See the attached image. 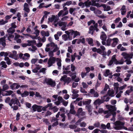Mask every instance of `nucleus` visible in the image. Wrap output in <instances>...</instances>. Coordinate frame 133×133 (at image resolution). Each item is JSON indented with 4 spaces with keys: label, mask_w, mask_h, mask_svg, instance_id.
I'll use <instances>...</instances> for the list:
<instances>
[{
    "label": "nucleus",
    "mask_w": 133,
    "mask_h": 133,
    "mask_svg": "<svg viewBox=\"0 0 133 133\" xmlns=\"http://www.w3.org/2000/svg\"><path fill=\"white\" fill-rule=\"evenodd\" d=\"M9 105L14 110H16L18 109V106H21V104L19 100L16 97H15L11 99L9 103Z\"/></svg>",
    "instance_id": "f257e3e1"
},
{
    "label": "nucleus",
    "mask_w": 133,
    "mask_h": 133,
    "mask_svg": "<svg viewBox=\"0 0 133 133\" xmlns=\"http://www.w3.org/2000/svg\"><path fill=\"white\" fill-rule=\"evenodd\" d=\"M121 55L126 59L124 62H126L127 64H129L131 63V61L130 60V59L132 58L133 56V52H131L129 54L125 52H123L121 54Z\"/></svg>",
    "instance_id": "f03ea898"
},
{
    "label": "nucleus",
    "mask_w": 133,
    "mask_h": 133,
    "mask_svg": "<svg viewBox=\"0 0 133 133\" xmlns=\"http://www.w3.org/2000/svg\"><path fill=\"white\" fill-rule=\"evenodd\" d=\"M106 97V96H104L101 97V99H96L94 102V104L96 105H99L104 101L107 102L110 99V98L109 97H107L106 99H105V98Z\"/></svg>",
    "instance_id": "7ed1b4c3"
},
{
    "label": "nucleus",
    "mask_w": 133,
    "mask_h": 133,
    "mask_svg": "<svg viewBox=\"0 0 133 133\" xmlns=\"http://www.w3.org/2000/svg\"><path fill=\"white\" fill-rule=\"evenodd\" d=\"M114 129L116 130H120L123 128L124 123L119 121H117L114 123Z\"/></svg>",
    "instance_id": "20e7f679"
},
{
    "label": "nucleus",
    "mask_w": 133,
    "mask_h": 133,
    "mask_svg": "<svg viewBox=\"0 0 133 133\" xmlns=\"http://www.w3.org/2000/svg\"><path fill=\"white\" fill-rule=\"evenodd\" d=\"M60 80L61 81H64L65 83L64 84L66 83L67 84H68L71 81V79L70 77H67L66 75H64L62 77Z\"/></svg>",
    "instance_id": "39448f33"
},
{
    "label": "nucleus",
    "mask_w": 133,
    "mask_h": 133,
    "mask_svg": "<svg viewBox=\"0 0 133 133\" xmlns=\"http://www.w3.org/2000/svg\"><path fill=\"white\" fill-rule=\"evenodd\" d=\"M127 84H125L119 87V91L116 95V97L117 98H119L121 97V94L123 93V91L122 90L125 89L127 87Z\"/></svg>",
    "instance_id": "423d86ee"
},
{
    "label": "nucleus",
    "mask_w": 133,
    "mask_h": 133,
    "mask_svg": "<svg viewBox=\"0 0 133 133\" xmlns=\"http://www.w3.org/2000/svg\"><path fill=\"white\" fill-rule=\"evenodd\" d=\"M58 18L57 16H55L54 15H51V17L48 18V22L52 23L53 22L54 23H56L58 20Z\"/></svg>",
    "instance_id": "0eeeda50"
},
{
    "label": "nucleus",
    "mask_w": 133,
    "mask_h": 133,
    "mask_svg": "<svg viewBox=\"0 0 133 133\" xmlns=\"http://www.w3.org/2000/svg\"><path fill=\"white\" fill-rule=\"evenodd\" d=\"M89 95L90 96L94 97H98L99 96L98 92L96 91L93 89H91L90 90Z\"/></svg>",
    "instance_id": "6e6552de"
},
{
    "label": "nucleus",
    "mask_w": 133,
    "mask_h": 133,
    "mask_svg": "<svg viewBox=\"0 0 133 133\" xmlns=\"http://www.w3.org/2000/svg\"><path fill=\"white\" fill-rule=\"evenodd\" d=\"M46 83L50 85L51 87H54L56 85L55 82L53 81L51 79H45Z\"/></svg>",
    "instance_id": "1a4fd4ad"
},
{
    "label": "nucleus",
    "mask_w": 133,
    "mask_h": 133,
    "mask_svg": "<svg viewBox=\"0 0 133 133\" xmlns=\"http://www.w3.org/2000/svg\"><path fill=\"white\" fill-rule=\"evenodd\" d=\"M52 48L53 49L52 50L53 52H56V55L58 56L60 54V51L59 50V48L58 47L57 45L55 43Z\"/></svg>",
    "instance_id": "9d476101"
},
{
    "label": "nucleus",
    "mask_w": 133,
    "mask_h": 133,
    "mask_svg": "<svg viewBox=\"0 0 133 133\" xmlns=\"http://www.w3.org/2000/svg\"><path fill=\"white\" fill-rule=\"evenodd\" d=\"M56 60V58L55 57H50L48 61V67H50L52 64L55 63Z\"/></svg>",
    "instance_id": "9b49d317"
},
{
    "label": "nucleus",
    "mask_w": 133,
    "mask_h": 133,
    "mask_svg": "<svg viewBox=\"0 0 133 133\" xmlns=\"http://www.w3.org/2000/svg\"><path fill=\"white\" fill-rule=\"evenodd\" d=\"M58 24L59 26H62L61 28L62 30L65 31L66 29V27L67 24L66 22L60 21L58 23Z\"/></svg>",
    "instance_id": "f8f14e48"
},
{
    "label": "nucleus",
    "mask_w": 133,
    "mask_h": 133,
    "mask_svg": "<svg viewBox=\"0 0 133 133\" xmlns=\"http://www.w3.org/2000/svg\"><path fill=\"white\" fill-rule=\"evenodd\" d=\"M106 107L108 109L109 113L112 112L113 111H116V108L115 107V105H106Z\"/></svg>",
    "instance_id": "ddd939ff"
},
{
    "label": "nucleus",
    "mask_w": 133,
    "mask_h": 133,
    "mask_svg": "<svg viewBox=\"0 0 133 133\" xmlns=\"http://www.w3.org/2000/svg\"><path fill=\"white\" fill-rule=\"evenodd\" d=\"M104 113L105 114H107V115L105 116V117L106 118H108L111 114L112 115L113 117H114L115 116L116 114V112H114V111H113L112 112L109 113V112L108 110H106L104 111Z\"/></svg>",
    "instance_id": "4468645a"
},
{
    "label": "nucleus",
    "mask_w": 133,
    "mask_h": 133,
    "mask_svg": "<svg viewBox=\"0 0 133 133\" xmlns=\"http://www.w3.org/2000/svg\"><path fill=\"white\" fill-rule=\"evenodd\" d=\"M77 116L79 117L80 115L84 116L85 115V112L83 111L82 109L80 108L78 109L76 114Z\"/></svg>",
    "instance_id": "2eb2a0df"
},
{
    "label": "nucleus",
    "mask_w": 133,
    "mask_h": 133,
    "mask_svg": "<svg viewBox=\"0 0 133 133\" xmlns=\"http://www.w3.org/2000/svg\"><path fill=\"white\" fill-rule=\"evenodd\" d=\"M116 55H113L111 58V59L109 62L108 65L109 66H111V65L114 62L116 64Z\"/></svg>",
    "instance_id": "dca6fc26"
},
{
    "label": "nucleus",
    "mask_w": 133,
    "mask_h": 133,
    "mask_svg": "<svg viewBox=\"0 0 133 133\" xmlns=\"http://www.w3.org/2000/svg\"><path fill=\"white\" fill-rule=\"evenodd\" d=\"M12 54H10L9 56L10 57L14 59L15 60L17 59L16 52L15 51H12Z\"/></svg>",
    "instance_id": "f3484780"
},
{
    "label": "nucleus",
    "mask_w": 133,
    "mask_h": 133,
    "mask_svg": "<svg viewBox=\"0 0 133 133\" xmlns=\"http://www.w3.org/2000/svg\"><path fill=\"white\" fill-rule=\"evenodd\" d=\"M91 100L90 99H87L86 100H83L82 103L83 105H86V106L91 105L90 104L91 103Z\"/></svg>",
    "instance_id": "a211bd4d"
},
{
    "label": "nucleus",
    "mask_w": 133,
    "mask_h": 133,
    "mask_svg": "<svg viewBox=\"0 0 133 133\" xmlns=\"http://www.w3.org/2000/svg\"><path fill=\"white\" fill-rule=\"evenodd\" d=\"M23 10L27 13L30 12V10L28 6V5L26 3H25L24 5Z\"/></svg>",
    "instance_id": "6ab92c4d"
},
{
    "label": "nucleus",
    "mask_w": 133,
    "mask_h": 133,
    "mask_svg": "<svg viewBox=\"0 0 133 133\" xmlns=\"http://www.w3.org/2000/svg\"><path fill=\"white\" fill-rule=\"evenodd\" d=\"M113 41V42L112 44V46L113 47H115L117 44L118 42V39L117 38H114L112 39Z\"/></svg>",
    "instance_id": "aec40b11"
},
{
    "label": "nucleus",
    "mask_w": 133,
    "mask_h": 133,
    "mask_svg": "<svg viewBox=\"0 0 133 133\" xmlns=\"http://www.w3.org/2000/svg\"><path fill=\"white\" fill-rule=\"evenodd\" d=\"M100 36V38L102 41H105L107 38V36L104 32L102 31Z\"/></svg>",
    "instance_id": "412c9836"
},
{
    "label": "nucleus",
    "mask_w": 133,
    "mask_h": 133,
    "mask_svg": "<svg viewBox=\"0 0 133 133\" xmlns=\"http://www.w3.org/2000/svg\"><path fill=\"white\" fill-rule=\"evenodd\" d=\"M120 11L121 12V14L122 15H123L125 14L127 11V9H126V6H125L123 5L122 6L120 9Z\"/></svg>",
    "instance_id": "4be33fe9"
},
{
    "label": "nucleus",
    "mask_w": 133,
    "mask_h": 133,
    "mask_svg": "<svg viewBox=\"0 0 133 133\" xmlns=\"http://www.w3.org/2000/svg\"><path fill=\"white\" fill-rule=\"evenodd\" d=\"M56 60L57 62V65L58 66V69H60L61 66V60L59 58H57Z\"/></svg>",
    "instance_id": "5701e85b"
},
{
    "label": "nucleus",
    "mask_w": 133,
    "mask_h": 133,
    "mask_svg": "<svg viewBox=\"0 0 133 133\" xmlns=\"http://www.w3.org/2000/svg\"><path fill=\"white\" fill-rule=\"evenodd\" d=\"M71 35H72L74 34V38L76 36L78 35H80L79 32L77 31H74L72 30V31H71Z\"/></svg>",
    "instance_id": "b1692460"
},
{
    "label": "nucleus",
    "mask_w": 133,
    "mask_h": 133,
    "mask_svg": "<svg viewBox=\"0 0 133 133\" xmlns=\"http://www.w3.org/2000/svg\"><path fill=\"white\" fill-rule=\"evenodd\" d=\"M41 34L42 36L44 37H48L49 36V34L48 31L45 32L43 31H42L41 32Z\"/></svg>",
    "instance_id": "393cba45"
},
{
    "label": "nucleus",
    "mask_w": 133,
    "mask_h": 133,
    "mask_svg": "<svg viewBox=\"0 0 133 133\" xmlns=\"http://www.w3.org/2000/svg\"><path fill=\"white\" fill-rule=\"evenodd\" d=\"M36 67L33 69L32 71L34 73H37L38 71V70L40 69V68H41V66H40L39 65H36Z\"/></svg>",
    "instance_id": "a878e982"
},
{
    "label": "nucleus",
    "mask_w": 133,
    "mask_h": 133,
    "mask_svg": "<svg viewBox=\"0 0 133 133\" xmlns=\"http://www.w3.org/2000/svg\"><path fill=\"white\" fill-rule=\"evenodd\" d=\"M95 30V28L93 26H91L89 28V31L88 32L89 34H91V35H92L93 34Z\"/></svg>",
    "instance_id": "bb28decb"
},
{
    "label": "nucleus",
    "mask_w": 133,
    "mask_h": 133,
    "mask_svg": "<svg viewBox=\"0 0 133 133\" xmlns=\"http://www.w3.org/2000/svg\"><path fill=\"white\" fill-rule=\"evenodd\" d=\"M133 90V87H130V89L129 90H126L124 93V94L125 95H129L130 93Z\"/></svg>",
    "instance_id": "cd10ccee"
},
{
    "label": "nucleus",
    "mask_w": 133,
    "mask_h": 133,
    "mask_svg": "<svg viewBox=\"0 0 133 133\" xmlns=\"http://www.w3.org/2000/svg\"><path fill=\"white\" fill-rule=\"evenodd\" d=\"M28 46H30L33 45L34 43H35L36 41L35 40L30 41L28 40L27 41Z\"/></svg>",
    "instance_id": "c85d7f7f"
},
{
    "label": "nucleus",
    "mask_w": 133,
    "mask_h": 133,
    "mask_svg": "<svg viewBox=\"0 0 133 133\" xmlns=\"http://www.w3.org/2000/svg\"><path fill=\"white\" fill-rule=\"evenodd\" d=\"M86 118L85 117H84L79 119L75 123V125H80L81 122L84 119Z\"/></svg>",
    "instance_id": "c756f323"
},
{
    "label": "nucleus",
    "mask_w": 133,
    "mask_h": 133,
    "mask_svg": "<svg viewBox=\"0 0 133 133\" xmlns=\"http://www.w3.org/2000/svg\"><path fill=\"white\" fill-rule=\"evenodd\" d=\"M15 31V29L12 28L10 27L7 30V32L8 34H13Z\"/></svg>",
    "instance_id": "7c9ffc66"
},
{
    "label": "nucleus",
    "mask_w": 133,
    "mask_h": 133,
    "mask_svg": "<svg viewBox=\"0 0 133 133\" xmlns=\"http://www.w3.org/2000/svg\"><path fill=\"white\" fill-rule=\"evenodd\" d=\"M66 15H65V12L62 10H60L58 14V17H60L61 16H63Z\"/></svg>",
    "instance_id": "2f4dec72"
},
{
    "label": "nucleus",
    "mask_w": 133,
    "mask_h": 133,
    "mask_svg": "<svg viewBox=\"0 0 133 133\" xmlns=\"http://www.w3.org/2000/svg\"><path fill=\"white\" fill-rule=\"evenodd\" d=\"M103 7L104 11H108L110 10V7L109 6H107L105 5H102Z\"/></svg>",
    "instance_id": "473e14b6"
},
{
    "label": "nucleus",
    "mask_w": 133,
    "mask_h": 133,
    "mask_svg": "<svg viewBox=\"0 0 133 133\" xmlns=\"http://www.w3.org/2000/svg\"><path fill=\"white\" fill-rule=\"evenodd\" d=\"M89 0H88L87 1L84 2L85 6L87 8L89 7L90 5H92L91 2V1L89 2Z\"/></svg>",
    "instance_id": "72a5a7b5"
},
{
    "label": "nucleus",
    "mask_w": 133,
    "mask_h": 133,
    "mask_svg": "<svg viewBox=\"0 0 133 133\" xmlns=\"http://www.w3.org/2000/svg\"><path fill=\"white\" fill-rule=\"evenodd\" d=\"M87 40L88 43L91 46H93V40L92 39L90 38H89L87 39Z\"/></svg>",
    "instance_id": "f704fd0d"
},
{
    "label": "nucleus",
    "mask_w": 133,
    "mask_h": 133,
    "mask_svg": "<svg viewBox=\"0 0 133 133\" xmlns=\"http://www.w3.org/2000/svg\"><path fill=\"white\" fill-rule=\"evenodd\" d=\"M111 73L110 72L109 70L108 69L106 70L105 72L104 73V75L105 76L107 77L108 76L111 75Z\"/></svg>",
    "instance_id": "c9c22d12"
},
{
    "label": "nucleus",
    "mask_w": 133,
    "mask_h": 133,
    "mask_svg": "<svg viewBox=\"0 0 133 133\" xmlns=\"http://www.w3.org/2000/svg\"><path fill=\"white\" fill-rule=\"evenodd\" d=\"M124 59L122 58L120 60L118 61L117 59H116V64H122L124 62Z\"/></svg>",
    "instance_id": "e433bc0d"
},
{
    "label": "nucleus",
    "mask_w": 133,
    "mask_h": 133,
    "mask_svg": "<svg viewBox=\"0 0 133 133\" xmlns=\"http://www.w3.org/2000/svg\"><path fill=\"white\" fill-rule=\"evenodd\" d=\"M114 93V91L112 90H109L108 92V94L109 96H113V95Z\"/></svg>",
    "instance_id": "4c0bfd02"
},
{
    "label": "nucleus",
    "mask_w": 133,
    "mask_h": 133,
    "mask_svg": "<svg viewBox=\"0 0 133 133\" xmlns=\"http://www.w3.org/2000/svg\"><path fill=\"white\" fill-rule=\"evenodd\" d=\"M3 88L1 90L2 91H4L8 89L9 88V87L7 84H4L3 86Z\"/></svg>",
    "instance_id": "58836bf2"
},
{
    "label": "nucleus",
    "mask_w": 133,
    "mask_h": 133,
    "mask_svg": "<svg viewBox=\"0 0 133 133\" xmlns=\"http://www.w3.org/2000/svg\"><path fill=\"white\" fill-rule=\"evenodd\" d=\"M29 94V92L26 91H25L24 92L21 94V96L22 97H25L28 96Z\"/></svg>",
    "instance_id": "ea45409f"
},
{
    "label": "nucleus",
    "mask_w": 133,
    "mask_h": 133,
    "mask_svg": "<svg viewBox=\"0 0 133 133\" xmlns=\"http://www.w3.org/2000/svg\"><path fill=\"white\" fill-rule=\"evenodd\" d=\"M5 95L9 96L13 93V92L11 90H8L5 91Z\"/></svg>",
    "instance_id": "a19ab883"
},
{
    "label": "nucleus",
    "mask_w": 133,
    "mask_h": 133,
    "mask_svg": "<svg viewBox=\"0 0 133 133\" xmlns=\"http://www.w3.org/2000/svg\"><path fill=\"white\" fill-rule=\"evenodd\" d=\"M14 38V35L9 34V36L8 37V39L9 41H11Z\"/></svg>",
    "instance_id": "79ce46f5"
},
{
    "label": "nucleus",
    "mask_w": 133,
    "mask_h": 133,
    "mask_svg": "<svg viewBox=\"0 0 133 133\" xmlns=\"http://www.w3.org/2000/svg\"><path fill=\"white\" fill-rule=\"evenodd\" d=\"M4 60L6 62V63L8 65H10L11 63V61L8 57H5Z\"/></svg>",
    "instance_id": "37998d69"
},
{
    "label": "nucleus",
    "mask_w": 133,
    "mask_h": 133,
    "mask_svg": "<svg viewBox=\"0 0 133 133\" xmlns=\"http://www.w3.org/2000/svg\"><path fill=\"white\" fill-rule=\"evenodd\" d=\"M0 65L2 67L4 68H6L7 66L5 62L4 61H2L0 63Z\"/></svg>",
    "instance_id": "c03bdc74"
},
{
    "label": "nucleus",
    "mask_w": 133,
    "mask_h": 133,
    "mask_svg": "<svg viewBox=\"0 0 133 133\" xmlns=\"http://www.w3.org/2000/svg\"><path fill=\"white\" fill-rule=\"evenodd\" d=\"M76 57V54L75 53L73 55H71V61L73 62L75 60V57Z\"/></svg>",
    "instance_id": "a18cd8bd"
},
{
    "label": "nucleus",
    "mask_w": 133,
    "mask_h": 133,
    "mask_svg": "<svg viewBox=\"0 0 133 133\" xmlns=\"http://www.w3.org/2000/svg\"><path fill=\"white\" fill-rule=\"evenodd\" d=\"M38 105L35 104L32 107V108L34 111L35 112L37 111Z\"/></svg>",
    "instance_id": "49530a36"
},
{
    "label": "nucleus",
    "mask_w": 133,
    "mask_h": 133,
    "mask_svg": "<svg viewBox=\"0 0 133 133\" xmlns=\"http://www.w3.org/2000/svg\"><path fill=\"white\" fill-rule=\"evenodd\" d=\"M62 38L63 40L64 41H66L69 37L66 34H64L62 36Z\"/></svg>",
    "instance_id": "de8ad7c7"
},
{
    "label": "nucleus",
    "mask_w": 133,
    "mask_h": 133,
    "mask_svg": "<svg viewBox=\"0 0 133 133\" xmlns=\"http://www.w3.org/2000/svg\"><path fill=\"white\" fill-rule=\"evenodd\" d=\"M71 31H72V30H70L69 31H65V33L67 34L68 36V37L69 39L70 40H71V39H70V35H71Z\"/></svg>",
    "instance_id": "09e8293b"
},
{
    "label": "nucleus",
    "mask_w": 133,
    "mask_h": 133,
    "mask_svg": "<svg viewBox=\"0 0 133 133\" xmlns=\"http://www.w3.org/2000/svg\"><path fill=\"white\" fill-rule=\"evenodd\" d=\"M46 70V68H43L40 70L39 72H42L43 74H45L46 73L45 71Z\"/></svg>",
    "instance_id": "8fccbe9b"
},
{
    "label": "nucleus",
    "mask_w": 133,
    "mask_h": 133,
    "mask_svg": "<svg viewBox=\"0 0 133 133\" xmlns=\"http://www.w3.org/2000/svg\"><path fill=\"white\" fill-rule=\"evenodd\" d=\"M63 9L62 10L64 11L65 12V15H67L69 13L68 11V8L67 7H63Z\"/></svg>",
    "instance_id": "3c124183"
},
{
    "label": "nucleus",
    "mask_w": 133,
    "mask_h": 133,
    "mask_svg": "<svg viewBox=\"0 0 133 133\" xmlns=\"http://www.w3.org/2000/svg\"><path fill=\"white\" fill-rule=\"evenodd\" d=\"M112 41V39L110 38H109L107 40L106 44L108 46H109L111 44V43Z\"/></svg>",
    "instance_id": "603ef678"
},
{
    "label": "nucleus",
    "mask_w": 133,
    "mask_h": 133,
    "mask_svg": "<svg viewBox=\"0 0 133 133\" xmlns=\"http://www.w3.org/2000/svg\"><path fill=\"white\" fill-rule=\"evenodd\" d=\"M86 108L88 110V111L89 112H91L92 111V107L91 105H88L86 106Z\"/></svg>",
    "instance_id": "864d4df0"
},
{
    "label": "nucleus",
    "mask_w": 133,
    "mask_h": 133,
    "mask_svg": "<svg viewBox=\"0 0 133 133\" xmlns=\"http://www.w3.org/2000/svg\"><path fill=\"white\" fill-rule=\"evenodd\" d=\"M50 109H52L54 112L57 111L58 110V108L56 106L53 107L52 108H50Z\"/></svg>",
    "instance_id": "5fc2aeb1"
},
{
    "label": "nucleus",
    "mask_w": 133,
    "mask_h": 133,
    "mask_svg": "<svg viewBox=\"0 0 133 133\" xmlns=\"http://www.w3.org/2000/svg\"><path fill=\"white\" fill-rule=\"evenodd\" d=\"M71 92L72 93V94H76L78 93L79 91L76 89H71Z\"/></svg>",
    "instance_id": "6e6d98bb"
},
{
    "label": "nucleus",
    "mask_w": 133,
    "mask_h": 133,
    "mask_svg": "<svg viewBox=\"0 0 133 133\" xmlns=\"http://www.w3.org/2000/svg\"><path fill=\"white\" fill-rule=\"evenodd\" d=\"M76 9L75 8H69V11L70 13L72 14L73 12Z\"/></svg>",
    "instance_id": "4d7b16f0"
},
{
    "label": "nucleus",
    "mask_w": 133,
    "mask_h": 133,
    "mask_svg": "<svg viewBox=\"0 0 133 133\" xmlns=\"http://www.w3.org/2000/svg\"><path fill=\"white\" fill-rule=\"evenodd\" d=\"M60 116L62 118V121L63 122H64L65 121V116L64 114H62L60 115Z\"/></svg>",
    "instance_id": "13d9d810"
},
{
    "label": "nucleus",
    "mask_w": 133,
    "mask_h": 133,
    "mask_svg": "<svg viewBox=\"0 0 133 133\" xmlns=\"http://www.w3.org/2000/svg\"><path fill=\"white\" fill-rule=\"evenodd\" d=\"M82 84L83 88H87L88 87V85H87L86 83L84 82H82Z\"/></svg>",
    "instance_id": "bf43d9fd"
},
{
    "label": "nucleus",
    "mask_w": 133,
    "mask_h": 133,
    "mask_svg": "<svg viewBox=\"0 0 133 133\" xmlns=\"http://www.w3.org/2000/svg\"><path fill=\"white\" fill-rule=\"evenodd\" d=\"M54 52L52 51H50L49 52V55L50 57H53V56H54Z\"/></svg>",
    "instance_id": "052dcab7"
},
{
    "label": "nucleus",
    "mask_w": 133,
    "mask_h": 133,
    "mask_svg": "<svg viewBox=\"0 0 133 133\" xmlns=\"http://www.w3.org/2000/svg\"><path fill=\"white\" fill-rule=\"evenodd\" d=\"M94 125L95 127L99 128L100 126V123L98 122H97L94 123Z\"/></svg>",
    "instance_id": "680f3d73"
},
{
    "label": "nucleus",
    "mask_w": 133,
    "mask_h": 133,
    "mask_svg": "<svg viewBox=\"0 0 133 133\" xmlns=\"http://www.w3.org/2000/svg\"><path fill=\"white\" fill-rule=\"evenodd\" d=\"M42 106L40 105L38 106L37 111L38 112H41L42 111Z\"/></svg>",
    "instance_id": "e2e57ef3"
},
{
    "label": "nucleus",
    "mask_w": 133,
    "mask_h": 133,
    "mask_svg": "<svg viewBox=\"0 0 133 133\" xmlns=\"http://www.w3.org/2000/svg\"><path fill=\"white\" fill-rule=\"evenodd\" d=\"M62 103L63 104L65 107L67 106L68 103V101H65L64 99L62 101Z\"/></svg>",
    "instance_id": "0e129e2a"
},
{
    "label": "nucleus",
    "mask_w": 133,
    "mask_h": 133,
    "mask_svg": "<svg viewBox=\"0 0 133 133\" xmlns=\"http://www.w3.org/2000/svg\"><path fill=\"white\" fill-rule=\"evenodd\" d=\"M87 125L86 123L84 122H81L80 126L81 127H85Z\"/></svg>",
    "instance_id": "69168bd1"
},
{
    "label": "nucleus",
    "mask_w": 133,
    "mask_h": 133,
    "mask_svg": "<svg viewBox=\"0 0 133 133\" xmlns=\"http://www.w3.org/2000/svg\"><path fill=\"white\" fill-rule=\"evenodd\" d=\"M69 127L71 129H74L77 128V126L74 125H69Z\"/></svg>",
    "instance_id": "338daca9"
},
{
    "label": "nucleus",
    "mask_w": 133,
    "mask_h": 133,
    "mask_svg": "<svg viewBox=\"0 0 133 133\" xmlns=\"http://www.w3.org/2000/svg\"><path fill=\"white\" fill-rule=\"evenodd\" d=\"M72 98L73 99H75L79 96V95L77 94H72Z\"/></svg>",
    "instance_id": "774afa93"
}]
</instances>
